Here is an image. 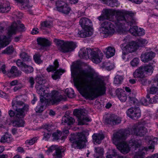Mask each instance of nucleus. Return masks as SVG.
<instances>
[{"mask_svg":"<svg viewBox=\"0 0 158 158\" xmlns=\"http://www.w3.org/2000/svg\"><path fill=\"white\" fill-rule=\"evenodd\" d=\"M141 82V83L143 85H145L147 83V80L145 78H142L140 80V81Z\"/></svg>","mask_w":158,"mask_h":158,"instance_id":"63","label":"nucleus"},{"mask_svg":"<svg viewBox=\"0 0 158 158\" xmlns=\"http://www.w3.org/2000/svg\"><path fill=\"white\" fill-rule=\"evenodd\" d=\"M147 129L143 126L136 127L133 126L127 129H120L114 135V141L118 143L119 141L125 139L126 136L130 134L142 137L146 135L147 132Z\"/></svg>","mask_w":158,"mask_h":158,"instance_id":"3","label":"nucleus"},{"mask_svg":"<svg viewBox=\"0 0 158 158\" xmlns=\"http://www.w3.org/2000/svg\"><path fill=\"white\" fill-rule=\"evenodd\" d=\"M28 81L30 84V87L33 88L35 83L34 78L32 77H29L28 79Z\"/></svg>","mask_w":158,"mask_h":158,"instance_id":"52","label":"nucleus"},{"mask_svg":"<svg viewBox=\"0 0 158 158\" xmlns=\"http://www.w3.org/2000/svg\"><path fill=\"white\" fill-rule=\"evenodd\" d=\"M80 24L83 29L90 30L92 26L91 21L86 18H83L80 20Z\"/></svg>","mask_w":158,"mask_h":158,"instance_id":"20","label":"nucleus"},{"mask_svg":"<svg viewBox=\"0 0 158 158\" xmlns=\"http://www.w3.org/2000/svg\"><path fill=\"white\" fill-rule=\"evenodd\" d=\"M52 23L51 22L48 21H45L43 22L41 24L42 27L50 28L52 26Z\"/></svg>","mask_w":158,"mask_h":158,"instance_id":"49","label":"nucleus"},{"mask_svg":"<svg viewBox=\"0 0 158 158\" xmlns=\"http://www.w3.org/2000/svg\"><path fill=\"white\" fill-rule=\"evenodd\" d=\"M139 60L137 58H134L130 62L131 65L133 67L137 66L139 64Z\"/></svg>","mask_w":158,"mask_h":158,"instance_id":"47","label":"nucleus"},{"mask_svg":"<svg viewBox=\"0 0 158 158\" xmlns=\"http://www.w3.org/2000/svg\"><path fill=\"white\" fill-rule=\"evenodd\" d=\"M6 66L5 64H3L1 68H0V71L3 73L5 74L6 73V71L5 70Z\"/></svg>","mask_w":158,"mask_h":158,"instance_id":"61","label":"nucleus"},{"mask_svg":"<svg viewBox=\"0 0 158 158\" xmlns=\"http://www.w3.org/2000/svg\"><path fill=\"white\" fill-rule=\"evenodd\" d=\"M83 29L78 31L77 35L78 36L81 38H85L92 35V33L89 31V30Z\"/></svg>","mask_w":158,"mask_h":158,"instance_id":"30","label":"nucleus"},{"mask_svg":"<svg viewBox=\"0 0 158 158\" xmlns=\"http://www.w3.org/2000/svg\"><path fill=\"white\" fill-rule=\"evenodd\" d=\"M117 132L113 135V142L115 145H118L119 150L123 154L127 153L130 151V148L128 145L124 141L126 139L127 137L124 139L120 140L118 143L115 142L114 140V135L116 134Z\"/></svg>","mask_w":158,"mask_h":158,"instance_id":"14","label":"nucleus"},{"mask_svg":"<svg viewBox=\"0 0 158 158\" xmlns=\"http://www.w3.org/2000/svg\"><path fill=\"white\" fill-rule=\"evenodd\" d=\"M65 92L69 98H73L75 97L74 91L71 88L66 89L65 90Z\"/></svg>","mask_w":158,"mask_h":158,"instance_id":"38","label":"nucleus"},{"mask_svg":"<svg viewBox=\"0 0 158 158\" xmlns=\"http://www.w3.org/2000/svg\"><path fill=\"white\" fill-rule=\"evenodd\" d=\"M25 27L23 24L18 25L16 23H13L8 28V33L9 35H12L15 34L17 30L20 31H24L25 30Z\"/></svg>","mask_w":158,"mask_h":158,"instance_id":"13","label":"nucleus"},{"mask_svg":"<svg viewBox=\"0 0 158 158\" xmlns=\"http://www.w3.org/2000/svg\"><path fill=\"white\" fill-rule=\"evenodd\" d=\"M47 131H44V137L43 139H45L46 140H47L48 138H49L51 134V132H48Z\"/></svg>","mask_w":158,"mask_h":158,"instance_id":"56","label":"nucleus"},{"mask_svg":"<svg viewBox=\"0 0 158 158\" xmlns=\"http://www.w3.org/2000/svg\"><path fill=\"white\" fill-rule=\"evenodd\" d=\"M94 152L96 155L101 156L103 155L104 149L100 147H95Z\"/></svg>","mask_w":158,"mask_h":158,"instance_id":"44","label":"nucleus"},{"mask_svg":"<svg viewBox=\"0 0 158 158\" xmlns=\"http://www.w3.org/2000/svg\"><path fill=\"white\" fill-rule=\"evenodd\" d=\"M23 87L22 85L20 84V85H17L15 86L14 89L13 90L14 92H16L17 90L20 89Z\"/></svg>","mask_w":158,"mask_h":158,"instance_id":"58","label":"nucleus"},{"mask_svg":"<svg viewBox=\"0 0 158 158\" xmlns=\"http://www.w3.org/2000/svg\"><path fill=\"white\" fill-rule=\"evenodd\" d=\"M54 41L57 46L60 48L61 51L64 53L71 52L76 47V43L73 42H64L57 39H54Z\"/></svg>","mask_w":158,"mask_h":158,"instance_id":"7","label":"nucleus"},{"mask_svg":"<svg viewBox=\"0 0 158 158\" xmlns=\"http://www.w3.org/2000/svg\"><path fill=\"white\" fill-rule=\"evenodd\" d=\"M115 93L118 98L121 102H125L126 101L127 96L124 91L118 88L116 90Z\"/></svg>","mask_w":158,"mask_h":158,"instance_id":"23","label":"nucleus"},{"mask_svg":"<svg viewBox=\"0 0 158 158\" xmlns=\"http://www.w3.org/2000/svg\"><path fill=\"white\" fill-rule=\"evenodd\" d=\"M34 59L35 62L38 64L40 63L42 61L40 58V55L38 54H35L34 56Z\"/></svg>","mask_w":158,"mask_h":158,"instance_id":"54","label":"nucleus"},{"mask_svg":"<svg viewBox=\"0 0 158 158\" xmlns=\"http://www.w3.org/2000/svg\"><path fill=\"white\" fill-rule=\"evenodd\" d=\"M20 58L24 61H29L31 60V57L25 52H23L20 54Z\"/></svg>","mask_w":158,"mask_h":158,"instance_id":"37","label":"nucleus"},{"mask_svg":"<svg viewBox=\"0 0 158 158\" xmlns=\"http://www.w3.org/2000/svg\"><path fill=\"white\" fill-rule=\"evenodd\" d=\"M105 121L107 124L113 126L120 123L121 120L117 115L114 114H111L105 119Z\"/></svg>","mask_w":158,"mask_h":158,"instance_id":"18","label":"nucleus"},{"mask_svg":"<svg viewBox=\"0 0 158 158\" xmlns=\"http://www.w3.org/2000/svg\"><path fill=\"white\" fill-rule=\"evenodd\" d=\"M14 52V48L13 46H10L7 47L6 49L2 52V53L3 54H10L13 53Z\"/></svg>","mask_w":158,"mask_h":158,"instance_id":"41","label":"nucleus"},{"mask_svg":"<svg viewBox=\"0 0 158 158\" xmlns=\"http://www.w3.org/2000/svg\"><path fill=\"white\" fill-rule=\"evenodd\" d=\"M39 29L37 28H33L31 31V33L33 35L36 34L39 32Z\"/></svg>","mask_w":158,"mask_h":158,"instance_id":"60","label":"nucleus"},{"mask_svg":"<svg viewBox=\"0 0 158 158\" xmlns=\"http://www.w3.org/2000/svg\"><path fill=\"white\" fill-rule=\"evenodd\" d=\"M4 27L2 23H0V33L4 31ZM10 38L4 35L0 36V50L8 45L10 42Z\"/></svg>","mask_w":158,"mask_h":158,"instance_id":"17","label":"nucleus"},{"mask_svg":"<svg viewBox=\"0 0 158 158\" xmlns=\"http://www.w3.org/2000/svg\"><path fill=\"white\" fill-rule=\"evenodd\" d=\"M37 44L41 47L49 46L51 43L48 39L42 37H38L37 39Z\"/></svg>","mask_w":158,"mask_h":158,"instance_id":"24","label":"nucleus"},{"mask_svg":"<svg viewBox=\"0 0 158 158\" xmlns=\"http://www.w3.org/2000/svg\"><path fill=\"white\" fill-rule=\"evenodd\" d=\"M158 92V88L155 86H153L150 88V93L152 94H154Z\"/></svg>","mask_w":158,"mask_h":158,"instance_id":"55","label":"nucleus"},{"mask_svg":"<svg viewBox=\"0 0 158 158\" xmlns=\"http://www.w3.org/2000/svg\"><path fill=\"white\" fill-rule=\"evenodd\" d=\"M10 73L14 77H17L21 75L22 72L18 70L17 68L15 66H13L10 70Z\"/></svg>","mask_w":158,"mask_h":158,"instance_id":"31","label":"nucleus"},{"mask_svg":"<svg viewBox=\"0 0 158 158\" xmlns=\"http://www.w3.org/2000/svg\"><path fill=\"white\" fill-rule=\"evenodd\" d=\"M141 140L138 139H131L129 141V145L131 146L133 150H136L140 147Z\"/></svg>","mask_w":158,"mask_h":158,"instance_id":"25","label":"nucleus"},{"mask_svg":"<svg viewBox=\"0 0 158 158\" xmlns=\"http://www.w3.org/2000/svg\"><path fill=\"white\" fill-rule=\"evenodd\" d=\"M0 97L2 98L6 99L8 97V95L6 93L2 91L0 94Z\"/></svg>","mask_w":158,"mask_h":158,"instance_id":"59","label":"nucleus"},{"mask_svg":"<svg viewBox=\"0 0 158 158\" xmlns=\"http://www.w3.org/2000/svg\"><path fill=\"white\" fill-rule=\"evenodd\" d=\"M51 97L49 100L44 98H40V102L36 106L35 110L36 112L40 113L44 110V106L48 105L50 101L52 104L58 103L61 101L64 100V97L60 95L59 92L56 90L52 91L51 93L48 94L46 96Z\"/></svg>","mask_w":158,"mask_h":158,"instance_id":"4","label":"nucleus"},{"mask_svg":"<svg viewBox=\"0 0 158 158\" xmlns=\"http://www.w3.org/2000/svg\"><path fill=\"white\" fill-rule=\"evenodd\" d=\"M102 2L112 7H117L118 6L117 0H105Z\"/></svg>","mask_w":158,"mask_h":158,"instance_id":"32","label":"nucleus"},{"mask_svg":"<svg viewBox=\"0 0 158 158\" xmlns=\"http://www.w3.org/2000/svg\"><path fill=\"white\" fill-rule=\"evenodd\" d=\"M36 82L40 85L46 83V80L42 75H38L35 78Z\"/></svg>","mask_w":158,"mask_h":158,"instance_id":"34","label":"nucleus"},{"mask_svg":"<svg viewBox=\"0 0 158 158\" xmlns=\"http://www.w3.org/2000/svg\"><path fill=\"white\" fill-rule=\"evenodd\" d=\"M105 68L107 70L110 71L113 69L114 65L113 64H110L106 66Z\"/></svg>","mask_w":158,"mask_h":158,"instance_id":"64","label":"nucleus"},{"mask_svg":"<svg viewBox=\"0 0 158 158\" xmlns=\"http://www.w3.org/2000/svg\"><path fill=\"white\" fill-rule=\"evenodd\" d=\"M18 81L17 80L13 81L10 83L11 86L18 85Z\"/></svg>","mask_w":158,"mask_h":158,"instance_id":"62","label":"nucleus"},{"mask_svg":"<svg viewBox=\"0 0 158 158\" xmlns=\"http://www.w3.org/2000/svg\"><path fill=\"white\" fill-rule=\"evenodd\" d=\"M143 66L145 75H151L153 72L152 66L150 65H148L146 66Z\"/></svg>","mask_w":158,"mask_h":158,"instance_id":"35","label":"nucleus"},{"mask_svg":"<svg viewBox=\"0 0 158 158\" xmlns=\"http://www.w3.org/2000/svg\"><path fill=\"white\" fill-rule=\"evenodd\" d=\"M155 56V53L152 52L143 53L141 56V60L144 63L148 62L151 60Z\"/></svg>","mask_w":158,"mask_h":158,"instance_id":"21","label":"nucleus"},{"mask_svg":"<svg viewBox=\"0 0 158 158\" xmlns=\"http://www.w3.org/2000/svg\"><path fill=\"white\" fill-rule=\"evenodd\" d=\"M59 66V63L57 60H56L54 62L53 65H50L47 69V70L48 72L56 71L53 75L52 76V77L54 80H56L60 78V76L64 72V70L61 69L56 71Z\"/></svg>","mask_w":158,"mask_h":158,"instance_id":"10","label":"nucleus"},{"mask_svg":"<svg viewBox=\"0 0 158 158\" xmlns=\"http://www.w3.org/2000/svg\"><path fill=\"white\" fill-rule=\"evenodd\" d=\"M74 85L80 89L86 98L93 100L106 93L105 84L95 73L87 72L81 69L71 70Z\"/></svg>","mask_w":158,"mask_h":158,"instance_id":"1","label":"nucleus"},{"mask_svg":"<svg viewBox=\"0 0 158 158\" xmlns=\"http://www.w3.org/2000/svg\"><path fill=\"white\" fill-rule=\"evenodd\" d=\"M12 106L16 108V116L17 117L23 118L24 116V111H27L28 109L29 106L27 104H24L22 101H14L12 102Z\"/></svg>","mask_w":158,"mask_h":158,"instance_id":"8","label":"nucleus"},{"mask_svg":"<svg viewBox=\"0 0 158 158\" xmlns=\"http://www.w3.org/2000/svg\"><path fill=\"white\" fill-rule=\"evenodd\" d=\"M52 124H47L44 126V129L45 131L51 132L52 129Z\"/></svg>","mask_w":158,"mask_h":158,"instance_id":"50","label":"nucleus"},{"mask_svg":"<svg viewBox=\"0 0 158 158\" xmlns=\"http://www.w3.org/2000/svg\"><path fill=\"white\" fill-rule=\"evenodd\" d=\"M136 36H141L144 35L145 34V30L141 28H138L137 32H136Z\"/></svg>","mask_w":158,"mask_h":158,"instance_id":"51","label":"nucleus"},{"mask_svg":"<svg viewBox=\"0 0 158 158\" xmlns=\"http://www.w3.org/2000/svg\"><path fill=\"white\" fill-rule=\"evenodd\" d=\"M123 79V76L117 75L114 78V82L116 84H120L122 82Z\"/></svg>","mask_w":158,"mask_h":158,"instance_id":"40","label":"nucleus"},{"mask_svg":"<svg viewBox=\"0 0 158 158\" xmlns=\"http://www.w3.org/2000/svg\"><path fill=\"white\" fill-rule=\"evenodd\" d=\"M104 11L103 14L98 17V19L101 22L102 33L106 36L114 33V23L118 28L121 27L123 25L131 26L135 24L134 14L131 11L123 10H116L115 20L114 13L112 10L106 9Z\"/></svg>","mask_w":158,"mask_h":158,"instance_id":"2","label":"nucleus"},{"mask_svg":"<svg viewBox=\"0 0 158 158\" xmlns=\"http://www.w3.org/2000/svg\"><path fill=\"white\" fill-rule=\"evenodd\" d=\"M150 144H151V145L148 146V148L149 149H153L154 148V144L155 143V142L152 141V140H150L149 142Z\"/></svg>","mask_w":158,"mask_h":158,"instance_id":"57","label":"nucleus"},{"mask_svg":"<svg viewBox=\"0 0 158 158\" xmlns=\"http://www.w3.org/2000/svg\"><path fill=\"white\" fill-rule=\"evenodd\" d=\"M125 44H122L121 45V47L122 50V58L124 60L125 58V56L128 54L129 53H131L135 51V48L132 47V44H127L125 45Z\"/></svg>","mask_w":158,"mask_h":158,"instance_id":"19","label":"nucleus"},{"mask_svg":"<svg viewBox=\"0 0 158 158\" xmlns=\"http://www.w3.org/2000/svg\"><path fill=\"white\" fill-rule=\"evenodd\" d=\"M56 4L57 11L65 15L69 13L71 8L64 2L58 0L56 2Z\"/></svg>","mask_w":158,"mask_h":158,"instance_id":"11","label":"nucleus"},{"mask_svg":"<svg viewBox=\"0 0 158 158\" xmlns=\"http://www.w3.org/2000/svg\"><path fill=\"white\" fill-rule=\"evenodd\" d=\"M137 41V42L132 41L128 44L129 45L130 44L133 45L132 47L135 48V51L137 50L139 47L144 46L148 43L147 40L142 38L138 39Z\"/></svg>","mask_w":158,"mask_h":158,"instance_id":"22","label":"nucleus"},{"mask_svg":"<svg viewBox=\"0 0 158 158\" xmlns=\"http://www.w3.org/2000/svg\"><path fill=\"white\" fill-rule=\"evenodd\" d=\"M150 103L149 101H148L146 98H142L140 101V102H139L140 103L139 106L141 105H143L145 106H146L148 105V103Z\"/></svg>","mask_w":158,"mask_h":158,"instance_id":"53","label":"nucleus"},{"mask_svg":"<svg viewBox=\"0 0 158 158\" xmlns=\"http://www.w3.org/2000/svg\"><path fill=\"white\" fill-rule=\"evenodd\" d=\"M75 119L69 116H64L62 118V123L64 125H70L73 124L75 122Z\"/></svg>","mask_w":158,"mask_h":158,"instance_id":"28","label":"nucleus"},{"mask_svg":"<svg viewBox=\"0 0 158 158\" xmlns=\"http://www.w3.org/2000/svg\"><path fill=\"white\" fill-rule=\"evenodd\" d=\"M92 137L95 144H99L104 138V136L102 134L94 133L92 135Z\"/></svg>","mask_w":158,"mask_h":158,"instance_id":"27","label":"nucleus"},{"mask_svg":"<svg viewBox=\"0 0 158 158\" xmlns=\"http://www.w3.org/2000/svg\"><path fill=\"white\" fill-rule=\"evenodd\" d=\"M61 135L62 132L59 131H57L56 132L53 133L52 134L53 140L57 141L60 139L61 136Z\"/></svg>","mask_w":158,"mask_h":158,"instance_id":"43","label":"nucleus"},{"mask_svg":"<svg viewBox=\"0 0 158 158\" xmlns=\"http://www.w3.org/2000/svg\"><path fill=\"white\" fill-rule=\"evenodd\" d=\"M12 123V125L13 127H23L24 126V122L21 119L22 118L17 117Z\"/></svg>","mask_w":158,"mask_h":158,"instance_id":"29","label":"nucleus"},{"mask_svg":"<svg viewBox=\"0 0 158 158\" xmlns=\"http://www.w3.org/2000/svg\"><path fill=\"white\" fill-rule=\"evenodd\" d=\"M150 95L149 94H148L146 95V98L149 99V101L150 103H158V94L155 95L153 97L152 99L150 98Z\"/></svg>","mask_w":158,"mask_h":158,"instance_id":"39","label":"nucleus"},{"mask_svg":"<svg viewBox=\"0 0 158 158\" xmlns=\"http://www.w3.org/2000/svg\"><path fill=\"white\" fill-rule=\"evenodd\" d=\"M37 91L40 96V98H45L44 97L46 96V94H45V89L44 88L42 87L39 88V89H37Z\"/></svg>","mask_w":158,"mask_h":158,"instance_id":"45","label":"nucleus"},{"mask_svg":"<svg viewBox=\"0 0 158 158\" xmlns=\"http://www.w3.org/2000/svg\"><path fill=\"white\" fill-rule=\"evenodd\" d=\"M79 56L81 58L87 59L91 58L94 63H98L101 62L102 59L103 55L99 49H91L90 48H83L79 52Z\"/></svg>","mask_w":158,"mask_h":158,"instance_id":"5","label":"nucleus"},{"mask_svg":"<svg viewBox=\"0 0 158 158\" xmlns=\"http://www.w3.org/2000/svg\"><path fill=\"white\" fill-rule=\"evenodd\" d=\"M11 140V135L6 133L2 137L1 139V142L2 143H9Z\"/></svg>","mask_w":158,"mask_h":158,"instance_id":"36","label":"nucleus"},{"mask_svg":"<svg viewBox=\"0 0 158 158\" xmlns=\"http://www.w3.org/2000/svg\"><path fill=\"white\" fill-rule=\"evenodd\" d=\"M106 57L109 58L113 56L115 54V50L114 48L110 47H109L106 48Z\"/></svg>","mask_w":158,"mask_h":158,"instance_id":"33","label":"nucleus"},{"mask_svg":"<svg viewBox=\"0 0 158 158\" xmlns=\"http://www.w3.org/2000/svg\"><path fill=\"white\" fill-rule=\"evenodd\" d=\"M128 99L129 101L131 104L135 106H139L140 103H139V102L134 97H131V96H130L128 97Z\"/></svg>","mask_w":158,"mask_h":158,"instance_id":"42","label":"nucleus"},{"mask_svg":"<svg viewBox=\"0 0 158 158\" xmlns=\"http://www.w3.org/2000/svg\"><path fill=\"white\" fill-rule=\"evenodd\" d=\"M37 137H34L31 139L27 140L25 141V143L27 145H31L34 144L37 141Z\"/></svg>","mask_w":158,"mask_h":158,"instance_id":"48","label":"nucleus"},{"mask_svg":"<svg viewBox=\"0 0 158 158\" xmlns=\"http://www.w3.org/2000/svg\"><path fill=\"white\" fill-rule=\"evenodd\" d=\"M17 66L21 69V70L26 73L28 74L32 73L34 69L31 66L24 63L20 60H18L16 62Z\"/></svg>","mask_w":158,"mask_h":158,"instance_id":"16","label":"nucleus"},{"mask_svg":"<svg viewBox=\"0 0 158 158\" xmlns=\"http://www.w3.org/2000/svg\"><path fill=\"white\" fill-rule=\"evenodd\" d=\"M55 150L52 155L54 158H61L62 156V154L64 152V150L62 148V147H56L55 146L52 145L46 151L48 155L52 152L53 151Z\"/></svg>","mask_w":158,"mask_h":158,"instance_id":"12","label":"nucleus"},{"mask_svg":"<svg viewBox=\"0 0 158 158\" xmlns=\"http://www.w3.org/2000/svg\"><path fill=\"white\" fill-rule=\"evenodd\" d=\"M69 140L72 143L73 148L77 149H82L86 146L85 143L87 142L86 137L81 133L77 135H71Z\"/></svg>","mask_w":158,"mask_h":158,"instance_id":"6","label":"nucleus"},{"mask_svg":"<svg viewBox=\"0 0 158 158\" xmlns=\"http://www.w3.org/2000/svg\"><path fill=\"white\" fill-rule=\"evenodd\" d=\"M127 115L129 117L134 119L139 118L141 115V111L139 107L131 108L127 111Z\"/></svg>","mask_w":158,"mask_h":158,"instance_id":"15","label":"nucleus"},{"mask_svg":"<svg viewBox=\"0 0 158 158\" xmlns=\"http://www.w3.org/2000/svg\"><path fill=\"white\" fill-rule=\"evenodd\" d=\"M138 27L137 26H134L132 27H131L129 29V31L133 35L136 36V32Z\"/></svg>","mask_w":158,"mask_h":158,"instance_id":"46","label":"nucleus"},{"mask_svg":"<svg viewBox=\"0 0 158 158\" xmlns=\"http://www.w3.org/2000/svg\"><path fill=\"white\" fill-rule=\"evenodd\" d=\"M86 111L84 109H76L74 110L73 114L78 118L79 125H87L86 123L91 121V119L88 117Z\"/></svg>","mask_w":158,"mask_h":158,"instance_id":"9","label":"nucleus"},{"mask_svg":"<svg viewBox=\"0 0 158 158\" xmlns=\"http://www.w3.org/2000/svg\"><path fill=\"white\" fill-rule=\"evenodd\" d=\"M133 75L135 78H142L147 76L145 75L143 66L139 67L136 69L133 73Z\"/></svg>","mask_w":158,"mask_h":158,"instance_id":"26","label":"nucleus"}]
</instances>
